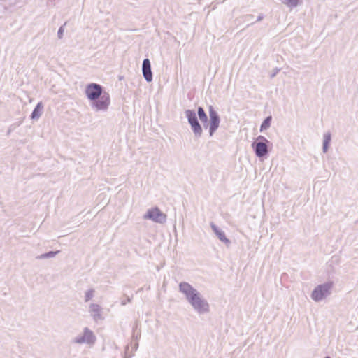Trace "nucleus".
<instances>
[{
	"label": "nucleus",
	"instance_id": "obj_1",
	"mask_svg": "<svg viewBox=\"0 0 358 358\" xmlns=\"http://www.w3.org/2000/svg\"><path fill=\"white\" fill-rule=\"evenodd\" d=\"M178 289L198 315H206L210 313V304L208 301L189 283L185 281L180 282Z\"/></svg>",
	"mask_w": 358,
	"mask_h": 358
},
{
	"label": "nucleus",
	"instance_id": "obj_2",
	"mask_svg": "<svg viewBox=\"0 0 358 358\" xmlns=\"http://www.w3.org/2000/svg\"><path fill=\"white\" fill-rule=\"evenodd\" d=\"M333 286L332 282H326L316 286L311 293V299L315 302L325 299L331 294Z\"/></svg>",
	"mask_w": 358,
	"mask_h": 358
},
{
	"label": "nucleus",
	"instance_id": "obj_3",
	"mask_svg": "<svg viewBox=\"0 0 358 358\" xmlns=\"http://www.w3.org/2000/svg\"><path fill=\"white\" fill-rule=\"evenodd\" d=\"M96 341V336L94 333L88 327H84L83 331L76 336L72 343L77 345H87L92 346Z\"/></svg>",
	"mask_w": 358,
	"mask_h": 358
},
{
	"label": "nucleus",
	"instance_id": "obj_4",
	"mask_svg": "<svg viewBox=\"0 0 358 358\" xmlns=\"http://www.w3.org/2000/svg\"><path fill=\"white\" fill-rule=\"evenodd\" d=\"M110 96L108 92H103V94L96 101H92L90 106L95 112H106L110 106Z\"/></svg>",
	"mask_w": 358,
	"mask_h": 358
},
{
	"label": "nucleus",
	"instance_id": "obj_5",
	"mask_svg": "<svg viewBox=\"0 0 358 358\" xmlns=\"http://www.w3.org/2000/svg\"><path fill=\"white\" fill-rule=\"evenodd\" d=\"M185 116L188 123L191 126V129L196 138H200L203 134V129L199 124L196 112L193 110L187 109L185 111Z\"/></svg>",
	"mask_w": 358,
	"mask_h": 358
},
{
	"label": "nucleus",
	"instance_id": "obj_6",
	"mask_svg": "<svg viewBox=\"0 0 358 358\" xmlns=\"http://www.w3.org/2000/svg\"><path fill=\"white\" fill-rule=\"evenodd\" d=\"M143 217L144 220H150L160 224H163L166 221V214L162 213L157 207L148 209Z\"/></svg>",
	"mask_w": 358,
	"mask_h": 358
},
{
	"label": "nucleus",
	"instance_id": "obj_7",
	"mask_svg": "<svg viewBox=\"0 0 358 358\" xmlns=\"http://www.w3.org/2000/svg\"><path fill=\"white\" fill-rule=\"evenodd\" d=\"M85 95L91 101H96L103 94V87L97 83H90L85 87Z\"/></svg>",
	"mask_w": 358,
	"mask_h": 358
},
{
	"label": "nucleus",
	"instance_id": "obj_8",
	"mask_svg": "<svg viewBox=\"0 0 358 358\" xmlns=\"http://www.w3.org/2000/svg\"><path fill=\"white\" fill-rule=\"evenodd\" d=\"M208 113L210 117L209 135L212 136L217 131V129L219 128L220 118L218 113L212 106H210L208 107Z\"/></svg>",
	"mask_w": 358,
	"mask_h": 358
},
{
	"label": "nucleus",
	"instance_id": "obj_9",
	"mask_svg": "<svg viewBox=\"0 0 358 358\" xmlns=\"http://www.w3.org/2000/svg\"><path fill=\"white\" fill-rule=\"evenodd\" d=\"M268 143L265 142H253L251 145L252 149L257 157H262L266 155L268 152Z\"/></svg>",
	"mask_w": 358,
	"mask_h": 358
},
{
	"label": "nucleus",
	"instance_id": "obj_10",
	"mask_svg": "<svg viewBox=\"0 0 358 358\" xmlns=\"http://www.w3.org/2000/svg\"><path fill=\"white\" fill-rule=\"evenodd\" d=\"M89 313L95 322L103 319L102 316V308L96 303H91L89 307Z\"/></svg>",
	"mask_w": 358,
	"mask_h": 358
},
{
	"label": "nucleus",
	"instance_id": "obj_11",
	"mask_svg": "<svg viewBox=\"0 0 358 358\" xmlns=\"http://www.w3.org/2000/svg\"><path fill=\"white\" fill-rule=\"evenodd\" d=\"M142 72L145 80L147 82H151L152 80V73L151 71L150 62L148 59H145L143 61L142 64Z\"/></svg>",
	"mask_w": 358,
	"mask_h": 358
},
{
	"label": "nucleus",
	"instance_id": "obj_12",
	"mask_svg": "<svg viewBox=\"0 0 358 358\" xmlns=\"http://www.w3.org/2000/svg\"><path fill=\"white\" fill-rule=\"evenodd\" d=\"M210 227L213 232L216 234L217 238L223 243L229 245L230 241L226 237L224 232L219 229L214 223H210Z\"/></svg>",
	"mask_w": 358,
	"mask_h": 358
},
{
	"label": "nucleus",
	"instance_id": "obj_13",
	"mask_svg": "<svg viewBox=\"0 0 358 358\" xmlns=\"http://www.w3.org/2000/svg\"><path fill=\"white\" fill-rule=\"evenodd\" d=\"M331 141V134L329 131L325 132L323 135L322 151L326 153L329 149V143Z\"/></svg>",
	"mask_w": 358,
	"mask_h": 358
},
{
	"label": "nucleus",
	"instance_id": "obj_14",
	"mask_svg": "<svg viewBox=\"0 0 358 358\" xmlns=\"http://www.w3.org/2000/svg\"><path fill=\"white\" fill-rule=\"evenodd\" d=\"M43 109V103L41 102L38 103V104L36 105V106L35 107V108L34 109V110L31 113V117L34 120L38 119L42 114Z\"/></svg>",
	"mask_w": 358,
	"mask_h": 358
},
{
	"label": "nucleus",
	"instance_id": "obj_15",
	"mask_svg": "<svg viewBox=\"0 0 358 358\" xmlns=\"http://www.w3.org/2000/svg\"><path fill=\"white\" fill-rule=\"evenodd\" d=\"M282 3L289 8H294L303 3V0H281Z\"/></svg>",
	"mask_w": 358,
	"mask_h": 358
},
{
	"label": "nucleus",
	"instance_id": "obj_16",
	"mask_svg": "<svg viewBox=\"0 0 358 358\" xmlns=\"http://www.w3.org/2000/svg\"><path fill=\"white\" fill-rule=\"evenodd\" d=\"M198 116L202 122L204 123L208 121V116L202 107L198 108Z\"/></svg>",
	"mask_w": 358,
	"mask_h": 358
},
{
	"label": "nucleus",
	"instance_id": "obj_17",
	"mask_svg": "<svg viewBox=\"0 0 358 358\" xmlns=\"http://www.w3.org/2000/svg\"><path fill=\"white\" fill-rule=\"evenodd\" d=\"M271 117H267L260 126V131L267 129L271 125Z\"/></svg>",
	"mask_w": 358,
	"mask_h": 358
},
{
	"label": "nucleus",
	"instance_id": "obj_18",
	"mask_svg": "<svg viewBox=\"0 0 358 358\" xmlns=\"http://www.w3.org/2000/svg\"><path fill=\"white\" fill-rule=\"evenodd\" d=\"M94 296V289H89L85 293V301L88 302L91 300Z\"/></svg>",
	"mask_w": 358,
	"mask_h": 358
},
{
	"label": "nucleus",
	"instance_id": "obj_19",
	"mask_svg": "<svg viewBox=\"0 0 358 358\" xmlns=\"http://www.w3.org/2000/svg\"><path fill=\"white\" fill-rule=\"evenodd\" d=\"M59 251H50L48 252L41 255L38 258L45 259L54 257Z\"/></svg>",
	"mask_w": 358,
	"mask_h": 358
},
{
	"label": "nucleus",
	"instance_id": "obj_20",
	"mask_svg": "<svg viewBox=\"0 0 358 358\" xmlns=\"http://www.w3.org/2000/svg\"><path fill=\"white\" fill-rule=\"evenodd\" d=\"M257 142H265L266 143H268L269 141L268 139H266L264 136H259L257 138Z\"/></svg>",
	"mask_w": 358,
	"mask_h": 358
},
{
	"label": "nucleus",
	"instance_id": "obj_21",
	"mask_svg": "<svg viewBox=\"0 0 358 358\" xmlns=\"http://www.w3.org/2000/svg\"><path fill=\"white\" fill-rule=\"evenodd\" d=\"M64 33V27L62 26L59 27L58 31H57V36L59 38H62L63 36Z\"/></svg>",
	"mask_w": 358,
	"mask_h": 358
},
{
	"label": "nucleus",
	"instance_id": "obj_22",
	"mask_svg": "<svg viewBox=\"0 0 358 358\" xmlns=\"http://www.w3.org/2000/svg\"><path fill=\"white\" fill-rule=\"evenodd\" d=\"M279 71H280V69H278V68L274 69L273 73L271 74V78H274Z\"/></svg>",
	"mask_w": 358,
	"mask_h": 358
},
{
	"label": "nucleus",
	"instance_id": "obj_23",
	"mask_svg": "<svg viewBox=\"0 0 358 358\" xmlns=\"http://www.w3.org/2000/svg\"><path fill=\"white\" fill-rule=\"evenodd\" d=\"M130 301H131L130 298H129V297H127L126 300H123V301H122L121 304H122V306H124V305H126V304H127V303H129V302H130Z\"/></svg>",
	"mask_w": 358,
	"mask_h": 358
},
{
	"label": "nucleus",
	"instance_id": "obj_24",
	"mask_svg": "<svg viewBox=\"0 0 358 358\" xmlns=\"http://www.w3.org/2000/svg\"><path fill=\"white\" fill-rule=\"evenodd\" d=\"M264 18V15L262 14H260L258 17H257V22H259L261 20H262Z\"/></svg>",
	"mask_w": 358,
	"mask_h": 358
},
{
	"label": "nucleus",
	"instance_id": "obj_25",
	"mask_svg": "<svg viewBox=\"0 0 358 358\" xmlns=\"http://www.w3.org/2000/svg\"><path fill=\"white\" fill-rule=\"evenodd\" d=\"M246 17H248V18H251V17H252V15H248Z\"/></svg>",
	"mask_w": 358,
	"mask_h": 358
},
{
	"label": "nucleus",
	"instance_id": "obj_26",
	"mask_svg": "<svg viewBox=\"0 0 358 358\" xmlns=\"http://www.w3.org/2000/svg\"><path fill=\"white\" fill-rule=\"evenodd\" d=\"M134 348H135V350H136V349H137V348H138V344H136V345H134Z\"/></svg>",
	"mask_w": 358,
	"mask_h": 358
},
{
	"label": "nucleus",
	"instance_id": "obj_27",
	"mask_svg": "<svg viewBox=\"0 0 358 358\" xmlns=\"http://www.w3.org/2000/svg\"><path fill=\"white\" fill-rule=\"evenodd\" d=\"M129 350V346H127L126 348V352Z\"/></svg>",
	"mask_w": 358,
	"mask_h": 358
},
{
	"label": "nucleus",
	"instance_id": "obj_28",
	"mask_svg": "<svg viewBox=\"0 0 358 358\" xmlns=\"http://www.w3.org/2000/svg\"><path fill=\"white\" fill-rule=\"evenodd\" d=\"M325 358H331V357H329V356H327V357H326Z\"/></svg>",
	"mask_w": 358,
	"mask_h": 358
},
{
	"label": "nucleus",
	"instance_id": "obj_29",
	"mask_svg": "<svg viewBox=\"0 0 358 358\" xmlns=\"http://www.w3.org/2000/svg\"><path fill=\"white\" fill-rule=\"evenodd\" d=\"M125 358H129V357H125Z\"/></svg>",
	"mask_w": 358,
	"mask_h": 358
}]
</instances>
